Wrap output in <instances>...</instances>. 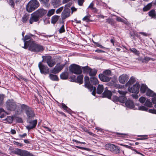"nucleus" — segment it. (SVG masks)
<instances>
[{"label": "nucleus", "mask_w": 156, "mask_h": 156, "mask_svg": "<svg viewBox=\"0 0 156 156\" xmlns=\"http://www.w3.org/2000/svg\"><path fill=\"white\" fill-rule=\"evenodd\" d=\"M131 96L134 98L136 99L138 98V96L137 95L135 94H132Z\"/></svg>", "instance_id": "obj_59"}, {"label": "nucleus", "mask_w": 156, "mask_h": 156, "mask_svg": "<svg viewBox=\"0 0 156 156\" xmlns=\"http://www.w3.org/2000/svg\"><path fill=\"white\" fill-rule=\"evenodd\" d=\"M94 4L93 3H91L89 6H88V8H90L92 9L95 10H96V9L95 8L93 7Z\"/></svg>", "instance_id": "obj_53"}, {"label": "nucleus", "mask_w": 156, "mask_h": 156, "mask_svg": "<svg viewBox=\"0 0 156 156\" xmlns=\"http://www.w3.org/2000/svg\"><path fill=\"white\" fill-rule=\"evenodd\" d=\"M138 136L140 137L141 138L137 139L138 140H144L147 139V135H139Z\"/></svg>", "instance_id": "obj_45"}, {"label": "nucleus", "mask_w": 156, "mask_h": 156, "mask_svg": "<svg viewBox=\"0 0 156 156\" xmlns=\"http://www.w3.org/2000/svg\"><path fill=\"white\" fill-rule=\"evenodd\" d=\"M62 106L63 108L65 110H67V109H68V107L63 103H62Z\"/></svg>", "instance_id": "obj_58"}, {"label": "nucleus", "mask_w": 156, "mask_h": 156, "mask_svg": "<svg viewBox=\"0 0 156 156\" xmlns=\"http://www.w3.org/2000/svg\"><path fill=\"white\" fill-rule=\"evenodd\" d=\"M65 31L64 25H63L59 30V32L60 33L64 32Z\"/></svg>", "instance_id": "obj_49"}, {"label": "nucleus", "mask_w": 156, "mask_h": 156, "mask_svg": "<svg viewBox=\"0 0 156 156\" xmlns=\"http://www.w3.org/2000/svg\"><path fill=\"white\" fill-rule=\"evenodd\" d=\"M111 71L108 69L106 70L103 72L102 74L109 76L111 75Z\"/></svg>", "instance_id": "obj_39"}, {"label": "nucleus", "mask_w": 156, "mask_h": 156, "mask_svg": "<svg viewBox=\"0 0 156 156\" xmlns=\"http://www.w3.org/2000/svg\"><path fill=\"white\" fill-rule=\"evenodd\" d=\"M7 122L9 123H11L12 122L13 118L11 117H8L6 119Z\"/></svg>", "instance_id": "obj_48"}, {"label": "nucleus", "mask_w": 156, "mask_h": 156, "mask_svg": "<svg viewBox=\"0 0 156 156\" xmlns=\"http://www.w3.org/2000/svg\"><path fill=\"white\" fill-rule=\"evenodd\" d=\"M41 3L45 4L48 2L49 0H39Z\"/></svg>", "instance_id": "obj_57"}, {"label": "nucleus", "mask_w": 156, "mask_h": 156, "mask_svg": "<svg viewBox=\"0 0 156 156\" xmlns=\"http://www.w3.org/2000/svg\"><path fill=\"white\" fill-rule=\"evenodd\" d=\"M82 70H83V72L85 73H87L89 72L90 70V68L87 66L84 67H81Z\"/></svg>", "instance_id": "obj_32"}, {"label": "nucleus", "mask_w": 156, "mask_h": 156, "mask_svg": "<svg viewBox=\"0 0 156 156\" xmlns=\"http://www.w3.org/2000/svg\"><path fill=\"white\" fill-rule=\"evenodd\" d=\"M152 6L151 3H150L148 4L147 5L144 6L143 8V11H147L150 9Z\"/></svg>", "instance_id": "obj_36"}, {"label": "nucleus", "mask_w": 156, "mask_h": 156, "mask_svg": "<svg viewBox=\"0 0 156 156\" xmlns=\"http://www.w3.org/2000/svg\"><path fill=\"white\" fill-rule=\"evenodd\" d=\"M84 79L85 87L88 88L90 92L92 91V94L93 95L95 96L96 94V87H93L92 85L90 84L88 77L85 76L84 78Z\"/></svg>", "instance_id": "obj_6"}, {"label": "nucleus", "mask_w": 156, "mask_h": 156, "mask_svg": "<svg viewBox=\"0 0 156 156\" xmlns=\"http://www.w3.org/2000/svg\"><path fill=\"white\" fill-rule=\"evenodd\" d=\"M97 72V69H92L90 68L89 72V75L90 76H95Z\"/></svg>", "instance_id": "obj_34"}, {"label": "nucleus", "mask_w": 156, "mask_h": 156, "mask_svg": "<svg viewBox=\"0 0 156 156\" xmlns=\"http://www.w3.org/2000/svg\"><path fill=\"white\" fill-rule=\"evenodd\" d=\"M150 60L154 61L153 58L146 57H145L144 59H142V61L143 62L147 63Z\"/></svg>", "instance_id": "obj_41"}, {"label": "nucleus", "mask_w": 156, "mask_h": 156, "mask_svg": "<svg viewBox=\"0 0 156 156\" xmlns=\"http://www.w3.org/2000/svg\"><path fill=\"white\" fill-rule=\"evenodd\" d=\"M148 89L146 85L142 84L141 86L140 89V91L143 93H144L145 91H147V90Z\"/></svg>", "instance_id": "obj_31"}, {"label": "nucleus", "mask_w": 156, "mask_h": 156, "mask_svg": "<svg viewBox=\"0 0 156 156\" xmlns=\"http://www.w3.org/2000/svg\"><path fill=\"white\" fill-rule=\"evenodd\" d=\"M61 0H52V3L53 4V5H59Z\"/></svg>", "instance_id": "obj_46"}, {"label": "nucleus", "mask_w": 156, "mask_h": 156, "mask_svg": "<svg viewBox=\"0 0 156 156\" xmlns=\"http://www.w3.org/2000/svg\"><path fill=\"white\" fill-rule=\"evenodd\" d=\"M138 110L143 111H147L148 110V108L144 106H142L138 107Z\"/></svg>", "instance_id": "obj_44"}, {"label": "nucleus", "mask_w": 156, "mask_h": 156, "mask_svg": "<svg viewBox=\"0 0 156 156\" xmlns=\"http://www.w3.org/2000/svg\"><path fill=\"white\" fill-rule=\"evenodd\" d=\"M140 85L139 83H136L133 87L128 88V91L132 93L138 94L139 91Z\"/></svg>", "instance_id": "obj_14"}, {"label": "nucleus", "mask_w": 156, "mask_h": 156, "mask_svg": "<svg viewBox=\"0 0 156 156\" xmlns=\"http://www.w3.org/2000/svg\"><path fill=\"white\" fill-rule=\"evenodd\" d=\"M99 76L100 80L101 81L104 82H108L111 79V77L102 74H100Z\"/></svg>", "instance_id": "obj_21"}, {"label": "nucleus", "mask_w": 156, "mask_h": 156, "mask_svg": "<svg viewBox=\"0 0 156 156\" xmlns=\"http://www.w3.org/2000/svg\"><path fill=\"white\" fill-rule=\"evenodd\" d=\"M104 90V87L103 85H98L97 88V93L98 94H101Z\"/></svg>", "instance_id": "obj_25"}, {"label": "nucleus", "mask_w": 156, "mask_h": 156, "mask_svg": "<svg viewBox=\"0 0 156 156\" xmlns=\"http://www.w3.org/2000/svg\"><path fill=\"white\" fill-rule=\"evenodd\" d=\"M71 10H72V13H73V12L76 11L77 9L74 7H72L71 8Z\"/></svg>", "instance_id": "obj_61"}, {"label": "nucleus", "mask_w": 156, "mask_h": 156, "mask_svg": "<svg viewBox=\"0 0 156 156\" xmlns=\"http://www.w3.org/2000/svg\"><path fill=\"white\" fill-rule=\"evenodd\" d=\"M30 15L27 13L25 14L22 17V21L24 23L28 22Z\"/></svg>", "instance_id": "obj_24"}, {"label": "nucleus", "mask_w": 156, "mask_h": 156, "mask_svg": "<svg viewBox=\"0 0 156 156\" xmlns=\"http://www.w3.org/2000/svg\"><path fill=\"white\" fill-rule=\"evenodd\" d=\"M40 18L35 13H32L31 15V17L30 18L29 23L30 24H32L34 22H37L39 21Z\"/></svg>", "instance_id": "obj_18"}, {"label": "nucleus", "mask_w": 156, "mask_h": 156, "mask_svg": "<svg viewBox=\"0 0 156 156\" xmlns=\"http://www.w3.org/2000/svg\"><path fill=\"white\" fill-rule=\"evenodd\" d=\"M34 12L40 18L46 14L47 12V11L43 9L40 8Z\"/></svg>", "instance_id": "obj_16"}, {"label": "nucleus", "mask_w": 156, "mask_h": 156, "mask_svg": "<svg viewBox=\"0 0 156 156\" xmlns=\"http://www.w3.org/2000/svg\"><path fill=\"white\" fill-rule=\"evenodd\" d=\"M49 77L51 80L53 81H58V78L57 76L55 75L50 74Z\"/></svg>", "instance_id": "obj_30"}, {"label": "nucleus", "mask_w": 156, "mask_h": 156, "mask_svg": "<svg viewBox=\"0 0 156 156\" xmlns=\"http://www.w3.org/2000/svg\"><path fill=\"white\" fill-rule=\"evenodd\" d=\"M116 20L118 21L123 23L126 24L127 23V22L126 20H123L120 17H117L116 18Z\"/></svg>", "instance_id": "obj_40"}, {"label": "nucleus", "mask_w": 156, "mask_h": 156, "mask_svg": "<svg viewBox=\"0 0 156 156\" xmlns=\"http://www.w3.org/2000/svg\"><path fill=\"white\" fill-rule=\"evenodd\" d=\"M29 124L26 126V128L29 130L34 128L37 124V120H34L29 122Z\"/></svg>", "instance_id": "obj_19"}, {"label": "nucleus", "mask_w": 156, "mask_h": 156, "mask_svg": "<svg viewBox=\"0 0 156 156\" xmlns=\"http://www.w3.org/2000/svg\"><path fill=\"white\" fill-rule=\"evenodd\" d=\"M71 0H62V3L65 4L69 2Z\"/></svg>", "instance_id": "obj_63"}, {"label": "nucleus", "mask_w": 156, "mask_h": 156, "mask_svg": "<svg viewBox=\"0 0 156 156\" xmlns=\"http://www.w3.org/2000/svg\"><path fill=\"white\" fill-rule=\"evenodd\" d=\"M149 112L151 113L156 114V110H154L150 109Z\"/></svg>", "instance_id": "obj_60"}, {"label": "nucleus", "mask_w": 156, "mask_h": 156, "mask_svg": "<svg viewBox=\"0 0 156 156\" xmlns=\"http://www.w3.org/2000/svg\"><path fill=\"white\" fill-rule=\"evenodd\" d=\"M6 107L8 110L12 111L16 108V105L13 99H8L6 102Z\"/></svg>", "instance_id": "obj_8"}, {"label": "nucleus", "mask_w": 156, "mask_h": 156, "mask_svg": "<svg viewBox=\"0 0 156 156\" xmlns=\"http://www.w3.org/2000/svg\"><path fill=\"white\" fill-rule=\"evenodd\" d=\"M39 4L37 0H31L26 6V10L29 12H31L37 8Z\"/></svg>", "instance_id": "obj_3"}, {"label": "nucleus", "mask_w": 156, "mask_h": 156, "mask_svg": "<svg viewBox=\"0 0 156 156\" xmlns=\"http://www.w3.org/2000/svg\"><path fill=\"white\" fill-rule=\"evenodd\" d=\"M106 150H109L116 154H119L120 153V147L118 146L112 144H108L105 146Z\"/></svg>", "instance_id": "obj_4"}, {"label": "nucleus", "mask_w": 156, "mask_h": 156, "mask_svg": "<svg viewBox=\"0 0 156 156\" xmlns=\"http://www.w3.org/2000/svg\"><path fill=\"white\" fill-rule=\"evenodd\" d=\"M55 12V9H51L50 10L48 11L47 15L48 17H50Z\"/></svg>", "instance_id": "obj_37"}, {"label": "nucleus", "mask_w": 156, "mask_h": 156, "mask_svg": "<svg viewBox=\"0 0 156 156\" xmlns=\"http://www.w3.org/2000/svg\"><path fill=\"white\" fill-rule=\"evenodd\" d=\"M146 94L149 96L153 97L152 99V101L154 104H156L154 107L156 108V93L148 89L146 91Z\"/></svg>", "instance_id": "obj_13"}, {"label": "nucleus", "mask_w": 156, "mask_h": 156, "mask_svg": "<svg viewBox=\"0 0 156 156\" xmlns=\"http://www.w3.org/2000/svg\"><path fill=\"white\" fill-rule=\"evenodd\" d=\"M4 98V96L3 95H0V105H1L3 102Z\"/></svg>", "instance_id": "obj_55"}, {"label": "nucleus", "mask_w": 156, "mask_h": 156, "mask_svg": "<svg viewBox=\"0 0 156 156\" xmlns=\"http://www.w3.org/2000/svg\"><path fill=\"white\" fill-rule=\"evenodd\" d=\"M125 105L127 107L133 108L134 107V105L133 101L128 99L126 102Z\"/></svg>", "instance_id": "obj_23"}, {"label": "nucleus", "mask_w": 156, "mask_h": 156, "mask_svg": "<svg viewBox=\"0 0 156 156\" xmlns=\"http://www.w3.org/2000/svg\"><path fill=\"white\" fill-rule=\"evenodd\" d=\"M149 15L152 18H156V13L154 10H151L148 12Z\"/></svg>", "instance_id": "obj_33"}, {"label": "nucleus", "mask_w": 156, "mask_h": 156, "mask_svg": "<svg viewBox=\"0 0 156 156\" xmlns=\"http://www.w3.org/2000/svg\"><path fill=\"white\" fill-rule=\"evenodd\" d=\"M139 100H140V102L142 103H144L145 101L146 100V99L145 98H144V97H140V99H139Z\"/></svg>", "instance_id": "obj_54"}, {"label": "nucleus", "mask_w": 156, "mask_h": 156, "mask_svg": "<svg viewBox=\"0 0 156 156\" xmlns=\"http://www.w3.org/2000/svg\"><path fill=\"white\" fill-rule=\"evenodd\" d=\"M69 74L67 72H63L60 75L61 79L62 80H66L68 77Z\"/></svg>", "instance_id": "obj_27"}, {"label": "nucleus", "mask_w": 156, "mask_h": 156, "mask_svg": "<svg viewBox=\"0 0 156 156\" xmlns=\"http://www.w3.org/2000/svg\"><path fill=\"white\" fill-rule=\"evenodd\" d=\"M38 66L41 74L46 75L49 73V69L48 67L43 64L42 62H39Z\"/></svg>", "instance_id": "obj_10"}, {"label": "nucleus", "mask_w": 156, "mask_h": 156, "mask_svg": "<svg viewBox=\"0 0 156 156\" xmlns=\"http://www.w3.org/2000/svg\"><path fill=\"white\" fill-rule=\"evenodd\" d=\"M84 2V0H78V5L80 6L82 5Z\"/></svg>", "instance_id": "obj_56"}, {"label": "nucleus", "mask_w": 156, "mask_h": 156, "mask_svg": "<svg viewBox=\"0 0 156 156\" xmlns=\"http://www.w3.org/2000/svg\"><path fill=\"white\" fill-rule=\"evenodd\" d=\"M130 50L131 51V52L133 53H134L136 55H138L140 53L138 51H137L136 48H130Z\"/></svg>", "instance_id": "obj_43"}, {"label": "nucleus", "mask_w": 156, "mask_h": 156, "mask_svg": "<svg viewBox=\"0 0 156 156\" xmlns=\"http://www.w3.org/2000/svg\"><path fill=\"white\" fill-rule=\"evenodd\" d=\"M28 49L31 51L35 52H40L44 50L43 46L41 44H38L34 41H30L28 46Z\"/></svg>", "instance_id": "obj_1"}, {"label": "nucleus", "mask_w": 156, "mask_h": 156, "mask_svg": "<svg viewBox=\"0 0 156 156\" xmlns=\"http://www.w3.org/2000/svg\"><path fill=\"white\" fill-rule=\"evenodd\" d=\"M136 81L135 78L133 77H131L128 82L126 84V86H129L133 84Z\"/></svg>", "instance_id": "obj_29"}, {"label": "nucleus", "mask_w": 156, "mask_h": 156, "mask_svg": "<svg viewBox=\"0 0 156 156\" xmlns=\"http://www.w3.org/2000/svg\"><path fill=\"white\" fill-rule=\"evenodd\" d=\"M60 16L57 15L53 16L51 19V23L53 24L55 23L58 20Z\"/></svg>", "instance_id": "obj_28"}, {"label": "nucleus", "mask_w": 156, "mask_h": 156, "mask_svg": "<svg viewBox=\"0 0 156 156\" xmlns=\"http://www.w3.org/2000/svg\"><path fill=\"white\" fill-rule=\"evenodd\" d=\"M42 58H43L42 62L47 63L49 67H52L55 65V62L52 59L51 56L49 55L42 56Z\"/></svg>", "instance_id": "obj_7"}, {"label": "nucleus", "mask_w": 156, "mask_h": 156, "mask_svg": "<svg viewBox=\"0 0 156 156\" xmlns=\"http://www.w3.org/2000/svg\"><path fill=\"white\" fill-rule=\"evenodd\" d=\"M145 105L148 107H151L152 104L150 100L147 99L145 101Z\"/></svg>", "instance_id": "obj_38"}, {"label": "nucleus", "mask_w": 156, "mask_h": 156, "mask_svg": "<svg viewBox=\"0 0 156 156\" xmlns=\"http://www.w3.org/2000/svg\"><path fill=\"white\" fill-rule=\"evenodd\" d=\"M83 75H81L78 76L77 78V82L80 84L83 83Z\"/></svg>", "instance_id": "obj_35"}, {"label": "nucleus", "mask_w": 156, "mask_h": 156, "mask_svg": "<svg viewBox=\"0 0 156 156\" xmlns=\"http://www.w3.org/2000/svg\"><path fill=\"white\" fill-rule=\"evenodd\" d=\"M22 109L24 110L27 117V122L30 119H32L35 116V114L33 109L31 107L24 104L21 105Z\"/></svg>", "instance_id": "obj_2"}, {"label": "nucleus", "mask_w": 156, "mask_h": 156, "mask_svg": "<svg viewBox=\"0 0 156 156\" xmlns=\"http://www.w3.org/2000/svg\"><path fill=\"white\" fill-rule=\"evenodd\" d=\"M90 81L92 84L95 85H97L98 83L97 79L94 77H92L90 78Z\"/></svg>", "instance_id": "obj_26"}, {"label": "nucleus", "mask_w": 156, "mask_h": 156, "mask_svg": "<svg viewBox=\"0 0 156 156\" xmlns=\"http://www.w3.org/2000/svg\"><path fill=\"white\" fill-rule=\"evenodd\" d=\"M119 97L116 96H114L112 97V100L114 102L119 101Z\"/></svg>", "instance_id": "obj_47"}, {"label": "nucleus", "mask_w": 156, "mask_h": 156, "mask_svg": "<svg viewBox=\"0 0 156 156\" xmlns=\"http://www.w3.org/2000/svg\"><path fill=\"white\" fill-rule=\"evenodd\" d=\"M117 92H118L119 94L121 95L119 97V102L122 103L125 102V101L126 100V98L125 95L127 92L122 90V89H118Z\"/></svg>", "instance_id": "obj_9"}, {"label": "nucleus", "mask_w": 156, "mask_h": 156, "mask_svg": "<svg viewBox=\"0 0 156 156\" xmlns=\"http://www.w3.org/2000/svg\"><path fill=\"white\" fill-rule=\"evenodd\" d=\"M69 69L70 72L76 75L80 74L82 72L81 66L74 64L70 66Z\"/></svg>", "instance_id": "obj_5"}, {"label": "nucleus", "mask_w": 156, "mask_h": 156, "mask_svg": "<svg viewBox=\"0 0 156 156\" xmlns=\"http://www.w3.org/2000/svg\"><path fill=\"white\" fill-rule=\"evenodd\" d=\"M33 35L29 34L26 35L23 39L24 42V46L23 48L27 49L28 48V46H29V44L30 41H34L33 40L31 39V37L33 36Z\"/></svg>", "instance_id": "obj_11"}, {"label": "nucleus", "mask_w": 156, "mask_h": 156, "mask_svg": "<svg viewBox=\"0 0 156 156\" xmlns=\"http://www.w3.org/2000/svg\"><path fill=\"white\" fill-rule=\"evenodd\" d=\"M106 22L111 25H112L113 24V20L111 19H109L106 20Z\"/></svg>", "instance_id": "obj_52"}, {"label": "nucleus", "mask_w": 156, "mask_h": 156, "mask_svg": "<svg viewBox=\"0 0 156 156\" xmlns=\"http://www.w3.org/2000/svg\"><path fill=\"white\" fill-rule=\"evenodd\" d=\"M27 135V134L26 133H24L22 135H19V136L21 138H22L24 137Z\"/></svg>", "instance_id": "obj_62"}, {"label": "nucleus", "mask_w": 156, "mask_h": 156, "mask_svg": "<svg viewBox=\"0 0 156 156\" xmlns=\"http://www.w3.org/2000/svg\"><path fill=\"white\" fill-rule=\"evenodd\" d=\"M103 94L104 97H106L110 99L111 98L112 95V93L110 90H105Z\"/></svg>", "instance_id": "obj_22"}, {"label": "nucleus", "mask_w": 156, "mask_h": 156, "mask_svg": "<svg viewBox=\"0 0 156 156\" xmlns=\"http://www.w3.org/2000/svg\"><path fill=\"white\" fill-rule=\"evenodd\" d=\"M63 9V6L60 7L56 10V13L57 14L60 13L62 10Z\"/></svg>", "instance_id": "obj_51"}, {"label": "nucleus", "mask_w": 156, "mask_h": 156, "mask_svg": "<svg viewBox=\"0 0 156 156\" xmlns=\"http://www.w3.org/2000/svg\"><path fill=\"white\" fill-rule=\"evenodd\" d=\"M11 132L12 134H15L16 133V131L15 129H11Z\"/></svg>", "instance_id": "obj_64"}, {"label": "nucleus", "mask_w": 156, "mask_h": 156, "mask_svg": "<svg viewBox=\"0 0 156 156\" xmlns=\"http://www.w3.org/2000/svg\"><path fill=\"white\" fill-rule=\"evenodd\" d=\"M14 2L13 0H10L9 1V4L12 7H14Z\"/></svg>", "instance_id": "obj_50"}, {"label": "nucleus", "mask_w": 156, "mask_h": 156, "mask_svg": "<svg viewBox=\"0 0 156 156\" xmlns=\"http://www.w3.org/2000/svg\"><path fill=\"white\" fill-rule=\"evenodd\" d=\"M129 79L128 76L126 74H123L120 75L119 78V82L122 84H124Z\"/></svg>", "instance_id": "obj_20"}, {"label": "nucleus", "mask_w": 156, "mask_h": 156, "mask_svg": "<svg viewBox=\"0 0 156 156\" xmlns=\"http://www.w3.org/2000/svg\"><path fill=\"white\" fill-rule=\"evenodd\" d=\"M16 152L17 154L20 156H34L32 154L27 151L18 149Z\"/></svg>", "instance_id": "obj_15"}, {"label": "nucleus", "mask_w": 156, "mask_h": 156, "mask_svg": "<svg viewBox=\"0 0 156 156\" xmlns=\"http://www.w3.org/2000/svg\"><path fill=\"white\" fill-rule=\"evenodd\" d=\"M64 66L65 65L58 64L53 69L51 70V72L53 74L58 73L63 69Z\"/></svg>", "instance_id": "obj_12"}, {"label": "nucleus", "mask_w": 156, "mask_h": 156, "mask_svg": "<svg viewBox=\"0 0 156 156\" xmlns=\"http://www.w3.org/2000/svg\"><path fill=\"white\" fill-rule=\"evenodd\" d=\"M70 9H65L62 13L61 17L62 20L65 19L68 17L70 16Z\"/></svg>", "instance_id": "obj_17"}, {"label": "nucleus", "mask_w": 156, "mask_h": 156, "mask_svg": "<svg viewBox=\"0 0 156 156\" xmlns=\"http://www.w3.org/2000/svg\"><path fill=\"white\" fill-rule=\"evenodd\" d=\"M90 17V15H89L85 16L83 19V20L85 21L86 22H89L90 21V20L89 19V18Z\"/></svg>", "instance_id": "obj_42"}]
</instances>
